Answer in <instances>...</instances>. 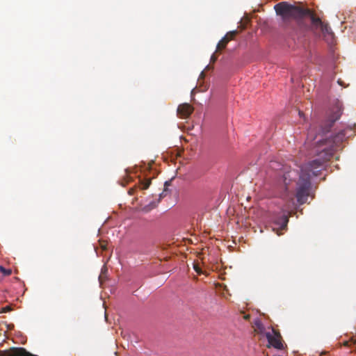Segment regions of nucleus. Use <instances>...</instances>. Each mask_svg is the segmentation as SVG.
I'll return each instance as SVG.
<instances>
[{
  "instance_id": "obj_1",
  "label": "nucleus",
  "mask_w": 356,
  "mask_h": 356,
  "mask_svg": "<svg viewBox=\"0 0 356 356\" xmlns=\"http://www.w3.org/2000/svg\"><path fill=\"white\" fill-rule=\"evenodd\" d=\"M314 131L311 129L308 134L307 140L310 143L314 141L315 153L318 158L300 168L296 188V197L300 204L306 203L310 195L312 177L319 175L324 167V163L332 157L334 152L346 138L345 130L339 131L329 138H324L322 136H314Z\"/></svg>"
},
{
  "instance_id": "obj_2",
  "label": "nucleus",
  "mask_w": 356,
  "mask_h": 356,
  "mask_svg": "<svg viewBox=\"0 0 356 356\" xmlns=\"http://www.w3.org/2000/svg\"><path fill=\"white\" fill-rule=\"evenodd\" d=\"M274 10L280 17L283 27L289 28L293 20L301 31H312L316 33L319 30L328 42H332L334 33L329 25L323 22L310 9L305 8L302 3L291 4L287 1H281L274 6Z\"/></svg>"
},
{
  "instance_id": "obj_3",
  "label": "nucleus",
  "mask_w": 356,
  "mask_h": 356,
  "mask_svg": "<svg viewBox=\"0 0 356 356\" xmlns=\"http://www.w3.org/2000/svg\"><path fill=\"white\" fill-rule=\"evenodd\" d=\"M265 337L268 340V344L266 345L268 348H274L277 350L284 348L282 337L278 330L272 327L270 331L265 332Z\"/></svg>"
},
{
  "instance_id": "obj_4",
  "label": "nucleus",
  "mask_w": 356,
  "mask_h": 356,
  "mask_svg": "<svg viewBox=\"0 0 356 356\" xmlns=\"http://www.w3.org/2000/svg\"><path fill=\"white\" fill-rule=\"evenodd\" d=\"M343 19L341 24L345 25V28H349L356 31V13L350 10H346L342 13Z\"/></svg>"
},
{
  "instance_id": "obj_5",
  "label": "nucleus",
  "mask_w": 356,
  "mask_h": 356,
  "mask_svg": "<svg viewBox=\"0 0 356 356\" xmlns=\"http://www.w3.org/2000/svg\"><path fill=\"white\" fill-rule=\"evenodd\" d=\"M270 220L275 225L279 226L280 229H285L289 222V216L285 212L281 211L279 213L273 214Z\"/></svg>"
},
{
  "instance_id": "obj_6",
  "label": "nucleus",
  "mask_w": 356,
  "mask_h": 356,
  "mask_svg": "<svg viewBox=\"0 0 356 356\" xmlns=\"http://www.w3.org/2000/svg\"><path fill=\"white\" fill-rule=\"evenodd\" d=\"M193 110L194 108L191 104L188 103H184L179 105L177 110V113L179 118L181 119H187L192 114Z\"/></svg>"
},
{
  "instance_id": "obj_7",
  "label": "nucleus",
  "mask_w": 356,
  "mask_h": 356,
  "mask_svg": "<svg viewBox=\"0 0 356 356\" xmlns=\"http://www.w3.org/2000/svg\"><path fill=\"white\" fill-rule=\"evenodd\" d=\"M342 113L341 108L340 106L337 105L335 106L332 111L331 113L329 115V127L323 129V133L328 132L330 129L332 127L333 124L335 121H337L341 117Z\"/></svg>"
},
{
  "instance_id": "obj_8",
  "label": "nucleus",
  "mask_w": 356,
  "mask_h": 356,
  "mask_svg": "<svg viewBox=\"0 0 356 356\" xmlns=\"http://www.w3.org/2000/svg\"><path fill=\"white\" fill-rule=\"evenodd\" d=\"M237 34L236 31H229L218 42L217 45V49L216 51L225 48L227 44L232 40L235 35Z\"/></svg>"
},
{
  "instance_id": "obj_9",
  "label": "nucleus",
  "mask_w": 356,
  "mask_h": 356,
  "mask_svg": "<svg viewBox=\"0 0 356 356\" xmlns=\"http://www.w3.org/2000/svg\"><path fill=\"white\" fill-rule=\"evenodd\" d=\"M10 356H38L28 352L24 348H17Z\"/></svg>"
},
{
  "instance_id": "obj_10",
  "label": "nucleus",
  "mask_w": 356,
  "mask_h": 356,
  "mask_svg": "<svg viewBox=\"0 0 356 356\" xmlns=\"http://www.w3.org/2000/svg\"><path fill=\"white\" fill-rule=\"evenodd\" d=\"M151 184V179L141 180L140 183V186L141 189L145 190L147 189Z\"/></svg>"
},
{
  "instance_id": "obj_11",
  "label": "nucleus",
  "mask_w": 356,
  "mask_h": 356,
  "mask_svg": "<svg viewBox=\"0 0 356 356\" xmlns=\"http://www.w3.org/2000/svg\"><path fill=\"white\" fill-rule=\"evenodd\" d=\"M0 273H1L4 276H8L11 275L12 270L10 268H5L4 267L0 266Z\"/></svg>"
},
{
  "instance_id": "obj_12",
  "label": "nucleus",
  "mask_w": 356,
  "mask_h": 356,
  "mask_svg": "<svg viewBox=\"0 0 356 356\" xmlns=\"http://www.w3.org/2000/svg\"><path fill=\"white\" fill-rule=\"evenodd\" d=\"M256 325H257V329L259 333H260V334L264 333L265 334V332H264L265 327L261 323L258 322L256 323Z\"/></svg>"
},
{
  "instance_id": "obj_13",
  "label": "nucleus",
  "mask_w": 356,
  "mask_h": 356,
  "mask_svg": "<svg viewBox=\"0 0 356 356\" xmlns=\"http://www.w3.org/2000/svg\"><path fill=\"white\" fill-rule=\"evenodd\" d=\"M291 174H294L296 175V172L295 171H289L288 172H286V174H284V179L285 181L289 178V179H291Z\"/></svg>"
},
{
  "instance_id": "obj_14",
  "label": "nucleus",
  "mask_w": 356,
  "mask_h": 356,
  "mask_svg": "<svg viewBox=\"0 0 356 356\" xmlns=\"http://www.w3.org/2000/svg\"><path fill=\"white\" fill-rule=\"evenodd\" d=\"M193 268L197 273H198V274L202 273V271L200 267L197 264H194Z\"/></svg>"
},
{
  "instance_id": "obj_15",
  "label": "nucleus",
  "mask_w": 356,
  "mask_h": 356,
  "mask_svg": "<svg viewBox=\"0 0 356 356\" xmlns=\"http://www.w3.org/2000/svg\"><path fill=\"white\" fill-rule=\"evenodd\" d=\"M11 310V308L9 306H6L5 307H3L2 309H1V313H6V312H8Z\"/></svg>"
},
{
  "instance_id": "obj_16",
  "label": "nucleus",
  "mask_w": 356,
  "mask_h": 356,
  "mask_svg": "<svg viewBox=\"0 0 356 356\" xmlns=\"http://www.w3.org/2000/svg\"><path fill=\"white\" fill-rule=\"evenodd\" d=\"M216 59H217V57L215 56V54H213V55L211 56V60L212 62H215Z\"/></svg>"
},
{
  "instance_id": "obj_17",
  "label": "nucleus",
  "mask_w": 356,
  "mask_h": 356,
  "mask_svg": "<svg viewBox=\"0 0 356 356\" xmlns=\"http://www.w3.org/2000/svg\"><path fill=\"white\" fill-rule=\"evenodd\" d=\"M204 76H205L204 72H201V74H200V79H203V78L204 77Z\"/></svg>"
},
{
  "instance_id": "obj_18",
  "label": "nucleus",
  "mask_w": 356,
  "mask_h": 356,
  "mask_svg": "<svg viewBox=\"0 0 356 356\" xmlns=\"http://www.w3.org/2000/svg\"><path fill=\"white\" fill-rule=\"evenodd\" d=\"M101 247H102V248L103 250H106V248H106V245L105 244H102V245H101Z\"/></svg>"
},
{
  "instance_id": "obj_19",
  "label": "nucleus",
  "mask_w": 356,
  "mask_h": 356,
  "mask_svg": "<svg viewBox=\"0 0 356 356\" xmlns=\"http://www.w3.org/2000/svg\"><path fill=\"white\" fill-rule=\"evenodd\" d=\"M169 184H170L169 181H165V187L166 188Z\"/></svg>"
},
{
  "instance_id": "obj_20",
  "label": "nucleus",
  "mask_w": 356,
  "mask_h": 356,
  "mask_svg": "<svg viewBox=\"0 0 356 356\" xmlns=\"http://www.w3.org/2000/svg\"><path fill=\"white\" fill-rule=\"evenodd\" d=\"M299 115H302V112L301 111H299Z\"/></svg>"
}]
</instances>
